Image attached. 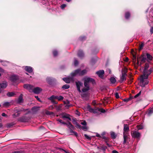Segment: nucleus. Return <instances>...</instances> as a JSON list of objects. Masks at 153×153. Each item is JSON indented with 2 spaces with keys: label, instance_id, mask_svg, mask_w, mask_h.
Segmentation results:
<instances>
[{
  "label": "nucleus",
  "instance_id": "c03bdc74",
  "mask_svg": "<svg viewBox=\"0 0 153 153\" xmlns=\"http://www.w3.org/2000/svg\"><path fill=\"white\" fill-rule=\"evenodd\" d=\"M12 153H24V152L22 151H16L12 152Z\"/></svg>",
  "mask_w": 153,
  "mask_h": 153
},
{
  "label": "nucleus",
  "instance_id": "423d86ee",
  "mask_svg": "<svg viewBox=\"0 0 153 153\" xmlns=\"http://www.w3.org/2000/svg\"><path fill=\"white\" fill-rule=\"evenodd\" d=\"M75 83L77 90L79 92H81V91L80 90V88L82 86L83 83L79 81H76Z\"/></svg>",
  "mask_w": 153,
  "mask_h": 153
},
{
  "label": "nucleus",
  "instance_id": "bb28decb",
  "mask_svg": "<svg viewBox=\"0 0 153 153\" xmlns=\"http://www.w3.org/2000/svg\"><path fill=\"white\" fill-rule=\"evenodd\" d=\"M111 137L112 138L114 139L116 138V135L114 132H111L110 133Z\"/></svg>",
  "mask_w": 153,
  "mask_h": 153
},
{
  "label": "nucleus",
  "instance_id": "1a4fd4ad",
  "mask_svg": "<svg viewBox=\"0 0 153 153\" xmlns=\"http://www.w3.org/2000/svg\"><path fill=\"white\" fill-rule=\"evenodd\" d=\"M97 74L99 77L101 78H102L104 73V71L103 70H100L96 72Z\"/></svg>",
  "mask_w": 153,
  "mask_h": 153
},
{
  "label": "nucleus",
  "instance_id": "8fccbe9b",
  "mask_svg": "<svg viewBox=\"0 0 153 153\" xmlns=\"http://www.w3.org/2000/svg\"><path fill=\"white\" fill-rule=\"evenodd\" d=\"M66 6V5L65 4H63L61 6V7L62 9H64Z\"/></svg>",
  "mask_w": 153,
  "mask_h": 153
},
{
  "label": "nucleus",
  "instance_id": "f257e3e1",
  "mask_svg": "<svg viewBox=\"0 0 153 153\" xmlns=\"http://www.w3.org/2000/svg\"><path fill=\"white\" fill-rule=\"evenodd\" d=\"M149 67V64L147 63H146L143 71V74L140 77V80L141 82L142 83V87H144L146 85H147L149 83L147 79L148 76L151 73V71L150 70H147Z\"/></svg>",
  "mask_w": 153,
  "mask_h": 153
},
{
  "label": "nucleus",
  "instance_id": "9b49d317",
  "mask_svg": "<svg viewBox=\"0 0 153 153\" xmlns=\"http://www.w3.org/2000/svg\"><path fill=\"white\" fill-rule=\"evenodd\" d=\"M66 83H69L73 79L72 77H69L68 78H64L62 79Z\"/></svg>",
  "mask_w": 153,
  "mask_h": 153
},
{
  "label": "nucleus",
  "instance_id": "2eb2a0df",
  "mask_svg": "<svg viewBox=\"0 0 153 153\" xmlns=\"http://www.w3.org/2000/svg\"><path fill=\"white\" fill-rule=\"evenodd\" d=\"M0 85L1 88H5L7 87V82L4 81L2 83H0Z\"/></svg>",
  "mask_w": 153,
  "mask_h": 153
},
{
  "label": "nucleus",
  "instance_id": "aec40b11",
  "mask_svg": "<svg viewBox=\"0 0 153 153\" xmlns=\"http://www.w3.org/2000/svg\"><path fill=\"white\" fill-rule=\"evenodd\" d=\"M110 80L111 83L112 84L115 83L116 81V79L115 78H114V77H113V76L111 77L110 78Z\"/></svg>",
  "mask_w": 153,
  "mask_h": 153
},
{
  "label": "nucleus",
  "instance_id": "ddd939ff",
  "mask_svg": "<svg viewBox=\"0 0 153 153\" xmlns=\"http://www.w3.org/2000/svg\"><path fill=\"white\" fill-rule=\"evenodd\" d=\"M129 131V128L128 125L127 124H125L124 125V128H123V133L128 134L127 132Z\"/></svg>",
  "mask_w": 153,
  "mask_h": 153
},
{
  "label": "nucleus",
  "instance_id": "39448f33",
  "mask_svg": "<svg viewBox=\"0 0 153 153\" xmlns=\"http://www.w3.org/2000/svg\"><path fill=\"white\" fill-rule=\"evenodd\" d=\"M22 110L20 109L17 108H15L14 110L15 113L13 115V117L15 118L19 117L20 114V112Z\"/></svg>",
  "mask_w": 153,
  "mask_h": 153
},
{
  "label": "nucleus",
  "instance_id": "6ab92c4d",
  "mask_svg": "<svg viewBox=\"0 0 153 153\" xmlns=\"http://www.w3.org/2000/svg\"><path fill=\"white\" fill-rule=\"evenodd\" d=\"M126 74L125 73H123L122 74V76H120V79L122 81H123L124 80H125Z\"/></svg>",
  "mask_w": 153,
  "mask_h": 153
},
{
  "label": "nucleus",
  "instance_id": "09e8293b",
  "mask_svg": "<svg viewBox=\"0 0 153 153\" xmlns=\"http://www.w3.org/2000/svg\"><path fill=\"white\" fill-rule=\"evenodd\" d=\"M144 46V44L143 43H142L140 46V50H141L142 49Z\"/></svg>",
  "mask_w": 153,
  "mask_h": 153
},
{
  "label": "nucleus",
  "instance_id": "cd10ccee",
  "mask_svg": "<svg viewBox=\"0 0 153 153\" xmlns=\"http://www.w3.org/2000/svg\"><path fill=\"white\" fill-rule=\"evenodd\" d=\"M19 121L21 122H25L26 120L25 119L24 117H20L19 119Z\"/></svg>",
  "mask_w": 153,
  "mask_h": 153
},
{
  "label": "nucleus",
  "instance_id": "4d7b16f0",
  "mask_svg": "<svg viewBox=\"0 0 153 153\" xmlns=\"http://www.w3.org/2000/svg\"><path fill=\"white\" fill-rule=\"evenodd\" d=\"M2 116L3 117H7V115L5 113H2Z\"/></svg>",
  "mask_w": 153,
  "mask_h": 153
},
{
  "label": "nucleus",
  "instance_id": "f704fd0d",
  "mask_svg": "<svg viewBox=\"0 0 153 153\" xmlns=\"http://www.w3.org/2000/svg\"><path fill=\"white\" fill-rule=\"evenodd\" d=\"M132 98H133V97H129V98H128L127 99H124L123 100V101L124 102H128V101H129V100H130L131 99H132Z\"/></svg>",
  "mask_w": 153,
  "mask_h": 153
},
{
  "label": "nucleus",
  "instance_id": "4c0bfd02",
  "mask_svg": "<svg viewBox=\"0 0 153 153\" xmlns=\"http://www.w3.org/2000/svg\"><path fill=\"white\" fill-rule=\"evenodd\" d=\"M46 80L48 83H50L52 81V79L50 77H48L46 79Z\"/></svg>",
  "mask_w": 153,
  "mask_h": 153
},
{
  "label": "nucleus",
  "instance_id": "58836bf2",
  "mask_svg": "<svg viewBox=\"0 0 153 153\" xmlns=\"http://www.w3.org/2000/svg\"><path fill=\"white\" fill-rule=\"evenodd\" d=\"M82 128L83 130L85 131H86L88 129V127L86 126H84L82 127Z\"/></svg>",
  "mask_w": 153,
  "mask_h": 153
},
{
  "label": "nucleus",
  "instance_id": "f03ea898",
  "mask_svg": "<svg viewBox=\"0 0 153 153\" xmlns=\"http://www.w3.org/2000/svg\"><path fill=\"white\" fill-rule=\"evenodd\" d=\"M87 108L90 112L93 113L94 114L98 113L99 112L102 113H104L105 112V110L102 108H97L96 109H94L92 108L89 105H88Z\"/></svg>",
  "mask_w": 153,
  "mask_h": 153
},
{
  "label": "nucleus",
  "instance_id": "72a5a7b5",
  "mask_svg": "<svg viewBox=\"0 0 153 153\" xmlns=\"http://www.w3.org/2000/svg\"><path fill=\"white\" fill-rule=\"evenodd\" d=\"M63 98V97L61 96H56V99L59 101L62 100Z\"/></svg>",
  "mask_w": 153,
  "mask_h": 153
},
{
  "label": "nucleus",
  "instance_id": "79ce46f5",
  "mask_svg": "<svg viewBox=\"0 0 153 153\" xmlns=\"http://www.w3.org/2000/svg\"><path fill=\"white\" fill-rule=\"evenodd\" d=\"M84 136H85V137L87 139H88V140H91V138L89 136H88L86 134H85L84 135Z\"/></svg>",
  "mask_w": 153,
  "mask_h": 153
},
{
  "label": "nucleus",
  "instance_id": "20e7f679",
  "mask_svg": "<svg viewBox=\"0 0 153 153\" xmlns=\"http://www.w3.org/2000/svg\"><path fill=\"white\" fill-rule=\"evenodd\" d=\"M131 135L133 137L136 138L139 140L141 136V134L139 132L136 131H131Z\"/></svg>",
  "mask_w": 153,
  "mask_h": 153
},
{
  "label": "nucleus",
  "instance_id": "052dcab7",
  "mask_svg": "<svg viewBox=\"0 0 153 153\" xmlns=\"http://www.w3.org/2000/svg\"><path fill=\"white\" fill-rule=\"evenodd\" d=\"M112 153H118V152L116 150H113L112 152Z\"/></svg>",
  "mask_w": 153,
  "mask_h": 153
},
{
  "label": "nucleus",
  "instance_id": "5701e85b",
  "mask_svg": "<svg viewBox=\"0 0 153 153\" xmlns=\"http://www.w3.org/2000/svg\"><path fill=\"white\" fill-rule=\"evenodd\" d=\"M10 105V103L9 102H5L3 104V107H7Z\"/></svg>",
  "mask_w": 153,
  "mask_h": 153
},
{
  "label": "nucleus",
  "instance_id": "a18cd8bd",
  "mask_svg": "<svg viewBox=\"0 0 153 153\" xmlns=\"http://www.w3.org/2000/svg\"><path fill=\"white\" fill-rule=\"evenodd\" d=\"M78 64V61L76 60L75 59L74 61V64L75 66H76Z\"/></svg>",
  "mask_w": 153,
  "mask_h": 153
},
{
  "label": "nucleus",
  "instance_id": "ea45409f",
  "mask_svg": "<svg viewBox=\"0 0 153 153\" xmlns=\"http://www.w3.org/2000/svg\"><path fill=\"white\" fill-rule=\"evenodd\" d=\"M107 147L105 146H102L101 148V149L103 150V151H105L106 150V149H107Z\"/></svg>",
  "mask_w": 153,
  "mask_h": 153
},
{
  "label": "nucleus",
  "instance_id": "473e14b6",
  "mask_svg": "<svg viewBox=\"0 0 153 153\" xmlns=\"http://www.w3.org/2000/svg\"><path fill=\"white\" fill-rule=\"evenodd\" d=\"M89 89V88L88 87H85L84 88H83L82 90V91L83 92H85L88 91Z\"/></svg>",
  "mask_w": 153,
  "mask_h": 153
},
{
  "label": "nucleus",
  "instance_id": "680f3d73",
  "mask_svg": "<svg viewBox=\"0 0 153 153\" xmlns=\"http://www.w3.org/2000/svg\"><path fill=\"white\" fill-rule=\"evenodd\" d=\"M76 114H77L79 116L80 115V114L78 111H76Z\"/></svg>",
  "mask_w": 153,
  "mask_h": 153
},
{
  "label": "nucleus",
  "instance_id": "864d4df0",
  "mask_svg": "<svg viewBox=\"0 0 153 153\" xmlns=\"http://www.w3.org/2000/svg\"><path fill=\"white\" fill-rule=\"evenodd\" d=\"M115 97L117 98H119V94L118 93H116L115 94Z\"/></svg>",
  "mask_w": 153,
  "mask_h": 153
},
{
  "label": "nucleus",
  "instance_id": "603ef678",
  "mask_svg": "<svg viewBox=\"0 0 153 153\" xmlns=\"http://www.w3.org/2000/svg\"><path fill=\"white\" fill-rule=\"evenodd\" d=\"M81 95V96L83 98H84L85 97H87V95L86 94H83L82 95Z\"/></svg>",
  "mask_w": 153,
  "mask_h": 153
},
{
  "label": "nucleus",
  "instance_id": "6e6552de",
  "mask_svg": "<svg viewBox=\"0 0 153 153\" xmlns=\"http://www.w3.org/2000/svg\"><path fill=\"white\" fill-rule=\"evenodd\" d=\"M42 89L39 87H36L33 88V91L36 94H39L42 91Z\"/></svg>",
  "mask_w": 153,
  "mask_h": 153
},
{
  "label": "nucleus",
  "instance_id": "7c9ffc66",
  "mask_svg": "<svg viewBox=\"0 0 153 153\" xmlns=\"http://www.w3.org/2000/svg\"><path fill=\"white\" fill-rule=\"evenodd\" d=\"M130 16V14L129 12H126L125 13V17L126 19H128Z\"/></svg>",
  "mask_w": 153,
  "mask_h": 153
},
{
  "label": "nucleus",
  "instance_id": "a211bd4d",
  "mask_svg": "<svg viewBox=\"0 0 153 153\" xmlns=\"http://www.w3.org/2000/svg\"><path fill=\"white\" fill-rule=\"evenodd\" d=\"M56 99V96L52 95L49 98V99L51 100L52 102L53 103H55V101L54 100V99Z\"/></svg>",
  "mask_w": 153,
  "mask_h": 153
},
{
  "label": "nucleus",
  "instance_id": "3c124183",
  "mask_svg": "<svg viewBox=\"0 0 153 153\" xmlns=\"http://www.w3.org/2000/svg\"><path fill=\"white\" fill-rule=\"evenodd\" d=\"M46 113L47 114H53V113L51 112L47 111L46 112Z\"/></svg>",
  "mask_w": 153,
  "mask_h": 153
},
{
  "label": "nucleus",
  "instance_id": "c756f323",
  "mask_svg": "<svg viewBox=\"0 0 153 153\" xmlns=\"http://www.w3.org/2000/svg\"><path fill=\"white\" fill-rule=\"evenodd\" d=\"M70 87L69 85L66 84L63 85L62 87V88L65 89H68Z\"/></svg>",
  "mask_w": 153,
  "mask_h": 153
},
{
  "label": "nucleus",
  "instance_id": "5fc2aeb1",
  "mask_svg": "<svg viewBox=\"0 0 153 153\" xmlns=\"http://www.w3.org/2000/svg\"><path fill=\"white\" fill-rule=\"evenodd\" d=\"M150 31L151 34L153 33V27H152L151 28Z\"/></svg>",
  "mask_w": 153,
  "mask_h": 153
},
{
  "label": "nucleus",
  "instance_id": "b1692460",
  "mask_svg": "<svg viewBox=\"0 0 153 153\" xmlns=\"http://www.w3.org/2000/svg\"><path fill=\"white\" fill-rule=\"evenodd\" d=\"M62 118H65L68 119L69 120H71V118L69 117V115L68 114H64L62 115Z\"/></svg>",
  "mask_w": 153,
  "mask_h": 153
},
{
  "label": "nucleus",
  "instance_id": "bf43d9fd",
  "mask_svg": "<svg viewBox=\"0 0 153 153\" xmlns=\"http://www.w3.org/2000/svg\"><path fill=\"white\" fill-rule=\"evenodd\" d=\"M96 136L97 137H101L100 135L97 133H96Z\"/></svg>",
  "mask_w": 153,
  "mask_h": 153
},
{
  "label": "nucleus",
  "instance_id": "6e6d98bb",
  "mask_svg": "<svg viewBox=\"0 0 153 153\" xmlns=\"http://www.w3.org/2000/svg\"><path fill=\"white\" fill-rule=\"evenodd\" d=\"M76 124L78 127L79 128H80L81 126L80 125L78 124L77 123H76Z\"/></svg>",
  "mask_w": 153,
  "mask_h": 153
},
{
  "label": "nucleus",
  "instance_id": "c85d7f7f",
  "mask_svg": "<svg viewBox=\"0 0 153 153\" xmlns=\"http://www.w3.org/2000/svg\"><path fill=\"white\" fill-rule=\"evenodd\" d=\"M38 109V107H34L32 108V110L33 112H36Z\"/></svg>",
  "mask_w": 153,
  "mask_h": 153
},
{
  "label": "nucleus",
  "instance_id": "f3484780",
  "mask_svg": "<svg viewBox=\"0 0 153 153\" xmlns=\"http://www.w3.org/2000/svg\"><path fill=\"white\" fill-rule=\"evenodd\" d=\"M77 54L78 57L80 58H82L84 56V54L82 51H79Z\"/></svg>",
  "mask_w": 153,
  "mask_h": 153
},
{
  "label": "nucleus",
  "instance_id": "c9c22d12",
  "mask_svg": "<svg viewBox=\"0 0 153 153\" xmlns=\"http://www.w3.org/2000/svg\"><path fill=\"white\" fill-rule=\"evenodd\" d=\"M70 132L71 133V134H74V135H75L76 136H77V133L75 132V131H72L71 129L70 130Z\"/></svg>",
  "mask_w": 153,
  "mask_h": 153
},
{
  "label": "nucleus",
  "instance_id": "774afa93",
  "mask_svg": "<svg viewBox=\"0 0 153 153\" xmlns=\"http://www.w3.org/2000/svg\"><path fill=\"white\" fill-rule=\"evenodd\" d=\"M84 37H81L80 38V40H83V39H84Z\"/></svg>",
  "mask_w": 153,
  "mask_h": 153
},
{
  "label": "nucleus",
  "instance_id": "9d476101",
  "mask_svg": "<svg viewBox=\"0 0 153 153\" xmlns=\"http://www.w3.org/2000/svg\"><path fill=\"white\" fill-rule=\"evenodd\" d=\"M128 134L123 133V139L124 141L123 142V144H125L126 142L127 141L128 139Z\"/></svg>",
  "mask_w": 153,
  "mask_h": 153
},
{
  "label": "nucleus",
  "instance_id": "0eeeda50",
  "mask_svg": "<svg viewBox=\"0 0 153 153\" xmlns=\"http://www.w3.org/2000/svg\"><path fill=\"white\" fill-rule=\"evenodd\" d=\"M24 88L29 90V92H31L33 91V90L34 87L31 85L29 84H25L23 86Z\"/></svg>",
  "mask_w": 153,
  "mask_h": 153
},
{
  "label": "nucleus",
  "instance_id": "e433bc0d",
  "mask_svg": "<svg viewBox=\"0 0 153 153\" xmlns=\"http://www.w3.org/2000/svg\"><path fill=\"white\" fill-rule=\"evenodd\" d=\"M57 120L60 123L63 124V125H65L66 124V123L65 122H63L62 120L61 119H58Z\"/></svg>",
  "mask_w": 153,
  "mask_h": 153
},
{
  "label": "nucleus",
  "instance_id": "69168bd1",
  "mask_svg": "<svg viewBox=\"0 0 153 153\" xmlns=\"http://www.w3.org/2000/svg\"><path fill=\"white\" fill-rule=\"evenodd\" d=\"M146 59H144V58H143L142 60H141V61L142 62H144L145 60Z\"/></svg>",
  "mask_w": 153,
  "mask_h": 153
},
{
  "label": "nucleus",
  "instance_id": "de8ad7c7",
  "mask_svg": "<svg viewBox=\"0 0 153 153\" xmlns=\"http://www.w3.org/2000/svg\"><path fill=\"white\" fill-rule=\"evenodd\" d=\"M81 124L84 126H86V125L87 123L84 120L83 122L81 123Z\"/></svg>",
  "mask_w": 153,
  "mask_h": 153
},
{
  "label": "nucleus",
  "instance_id": "393cba45",
  "mask_svg": "<svg viewBox=\"0 0 153 153\" xmlns=\"http://www.w3.org/2000/svg\"><path fill=\"white\" fill-rule=\"evenodd\" d=\"M65 125L69 128L73 129L74 128V126L70 122H68V123H66Z\"/></svg>",
  "mask_w": 153,
  "mask_h": 153
},
{
  "label": "nucleus",
  "instance_id": "49530a36",
  "mask_svg": "<svg viewBox=\"0 0 153 153\" xmlns=\"http://www.w3.org/2000/svg\"><path fill=\"white\" fill-rule=\"evenodd\" d=\"M141 94V91H140L139 92L138 94H137L135 95L134 96V98H136L137 97H138Z\"/></svg>",
  "mask_w": 153,
  "mask_h": 153
},
{
  "label": "nucleus",
  "instance_id": "0e129e2a",
  "mask_svg": "<svg viewBox=\"0 0 153 153\" xmlns=\"http://www.w3.org/2000/svg\"><path fill=\"white\" fill-rule=\"evenodd\" d=\"M133 58H134V60H135V61L136 59V56H134Z\"/></svg>",
  "mask_w": 153,
  "mask_h": 153
},
{
  "label": "nucleus",
  "instance_id": "a878e982",
  "mask_svg": "<svg viewBox=\"0 0 153 153\" xmlns=\"http://www.w3.org/2000/svg\"><path fill=\"white\" fill-rule=\"evenodd\" d=\"M14 94V93L13 92H8L7 94V96L9 97L13 96Z\"/></svg>",
  "mask_w": 153,
  "mask_h": 153
},
{
  "label": "nucleus",
  "instance_id": "a19ab883",
  "mask_svg": "<svg viewBox=\"0 0 153 153\" xmlns=\"http://www.w3.org/2000/svg\"><path fill=\"white\" fill-rule=\"evenodd\" d=\"M53 54L54 56H56L58 54V52L56 51H54L53 52Z\"/></svg>",
  "mask_w": 153,
  "mask_h": 153
},
{
  "label": "nucleus",
  "instance_id": "f8f14e48",
  "mask_svg": "<svg viewBox=\"0 0 153 153\" xmlns=\"http://www.w3.org/2000/svg\"><path fill=\"white\" fill-rule=\"evenodd\" d=\"M84 81L88 83L90 82H92L94 83V79L90 78H86L84 79Z\"/></svg>",
  "mask_w": 153,
  "mask_h": 153
},
{
  "label": "nucleus",
  "instance_id": "4468645a",
  "mask_svg": "<svg viewBox=\"0 0 153 153\" xmlns=\"http://www.w3.org/2000/svg\"><path fill=\"white\" fill-rule=\"evenodd\" d=\"M18 77L16 75H12L10 77V80L13 82H15L18 79Z\"/></svg>",
  "mask_w": 153,
  "mask_h": 153
},
{
  "label": "nucleus",
  "instance_id": "2f4dec72",
  "mask_svg": "<svg viewBox=\"0 0 153 153\" xmlns=\"http://www.w3.org/2000/svg\"><path fill=\"white\" fill-rule=\"evenodd\" d=\"M147 58L149 60H152V56L148 53H147L146 54Z\"/></svg>",
  "mask_w": 153,
  "mask_h": 153
},
{
  "label": "nucleus",
  "instance_id": "338daca9",
  "mask_svg": "<svg viewBox=\"0 0 153 153\" xmlns=\"http://www.w3.org/2000/svg\"><path fill=\"white\" fill-rule=\"evenodd\" d=\"M0 71L1 72H4V70L0 68Z\"/></svg>",
  "mask_w": 153,
  "mask_h": 153
},
{
  "label": "nucleus",
  "instance_id": "412c9836",
  "mask_svg": "<svg viewBox=\"0 0 153 153\" xmlns=\"http://www.w3.org/2000/svg\"><path fill=\"white\" fill-rule=\"evenodd\" d=\"M152 113H153V108H149L147 113L148 115L150 116Z\"/></svg>",
  "mask_w": 153,
  "mask_h": 153
},
{
  "label": "nucleus",
  "instance_id": "7ed1b4c3",
  "mask_svg": "<svg viewBox=\"0 0 153 153\" xmlns=\"http://www.w3.org/2000/svg\"><path fill=\"white\" fill-rule=\"evenodd\" d=\"M87 72V71L86 70L81 71L80 69H78L72 73L71 75L73 76L76 75L81 76L86 74Z\"/></svg>",
  "mask_w": 153,
  "mask_h": 153
},
{
  "label": "nucleus",
  "instance_id": "e2e57ef3",
  "mask_svg": "<svg viewBox=\"0 0 153 153\" xmlns=\"http://www.w3.org/2000/svg\"><path fill=\"white\" fill-rule=\"evenodd\" d=\"M128 60V57H126L125 60V61L126 62H127Z\"/></svg>",
  "mask_w": 153,
  "mask_h": 153
},
{
  "label": "nucleus",
  "instance_id": "4be33fe9",
  "mask_svg": "<svg viewBox=\"0 0 153 153\" xmlns=\"http://www.w3.org/2000/svg\"><path fill=\"white\" fill-rule=\"evenodd\" d=\"M23 96L21 94L19 96L18 100V102L19 103H21L23 101Z\"/></svg>",
  "mask_w": 153,
  "mask_h": 153
},
{
  "label": "nucleus",
  "instance_id": "37998d69",
  "mask_svg": "<svg viewBox=\"0 0 153 153\" xmlns=\"http://www.w3.org/2000/svg\"><path fill=\"white\" fill-rule=\"evenodd\" d=\"M84 86H85V87H86V88H87V87L89 88V85H88V83H87V82H85V81H84Z\"/></svg>",
  "mask_w": 153,
  "mask_h": 153
},
{
  "label": "nucleus",
  "instance_id": "dca6fc26",
  "mask_svg": "<svg viewBox=\"0 0 153 153\" xmlns=\"http://www.w3.org/2000/svg\"><path fill=\"white\" fill-rule=\"evenodd\" d=\"M25 69L28 72L30 73L33 71V69L31 67L26 66L25 67Z\"/></svg>",
  "mask_w": 153,
  "mask_h": 153
},
{
  "label": "nucleus",
  "instance_id": "13d9d810",
  "mask_svg": "<svg viewBox=\"0 0 153 153\" xmlns=\"http://www.w3.org/2000/svg\"><path fill=\"white\" fill-rule=\"evenodd\" d=\"M35 97L39 101H40V99L39 98L38 96H35Z\"/></svg>",
  "mask_w": 153,
  "mask_h": 153
}]
</instances>
